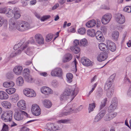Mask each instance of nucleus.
Masks as SVG:
<instances>
[{
  "label": "nucleus",
  "instance_id": "1",
  "mask_svg": "<svg viewBox=\"0 0 131 131\" xmlns=\"http://www.w3.org/2000/svg\"><path fill=\"white\" fill-rule=\"evenodd\" d=\"M78 89L74 86H69L65 90L60 96L61 100H67L71 98L72 100L76 96L78 92Z\"/></svg>",
  "mask_w": 131,
  "mask_h": 131
},
{
  "label": "nucleus",
  "instance_id": "2",
  "mask_svg": "<svg viewBox=\"0 0 131 131\" xmlns=\"http://www.w3.org/2000/svg\"><path fill=\"white\" fill-rule=\"evenodd\" d=\"M117 105V101L116 98H114L112 101L111 105L110 106L108 109V114L109 115L110 117L114 116L113 118L115 117L117 115L116 113L113 112L116 108Z\"/></svg>",
  "mask_w": 131,
  "mask_h": 131
},
{
  "label": "nucleus",
  "instance_id": "3",
  "mask_svg": "<svg viewBox=\"0 0 131 131\" xmlns=\"http://www.w3.org/2000/svg\"><path fill=\"white\" fill-rule=\"evenodd\" d=\"M17 30L20 31H24L30 29L31 27L29 24L23 21L17 22Z\"/></svg>",
  "mask_w": 131,
  "mask_h": 131
},
{
  "label": "nucleus",
  "instance_id": "4",
  "mask_svg": "<svg viewBox=\"0 0 131 131\" xmlns=\"http://www.w3.org/2000/svg\"><path fill=\"white\" fill-rule=\"evenodd\" d=\"M15 111L14 118L16 120L19 121L22 120L24 116L28 117V114L24 111L17 109H16Z\"/></svg>",
  "mask_w": 131,
  "mask_h": 131
},
{
  "label": "nucleus",
  "instance_id": "5",
  "mask_svg": "<svg viewBox=\"0 0 131 131\" xmlns=\"http://www.w3.org/2000/svg\"><path fill=\"white\" fill-rule=\"evenodd\" d=\"M110 81H107L104 87V89L107 90V95L109 97H110L113 95L114 91L113 88H111L112 83Z\"/></svg>",
  "mask_w": 131,
  "mask_h": 131
},
{
  "label": "nucleus",
  "instance_id": "6",
  "mask_svg": "<svg viewBox=\"0 0 131 131\" xmlns=\"http://www.w3.org/2000/svg\"><path fill=\"white\" fill-rule=\"evenodd\" d=\"M13 112L12 111H7L4 112L2 115V119L5 122L10 121L12 119Z\"/></svg>",
  "mask_w": 131,
  "mask_h": 131
},
{
  "label": "nucleus",
  "instance_id": "7",
  "mask_svg": "<svg viewBox=\"0 0 131 131\" xmlns=\"http://www.w3.org/2000/svg\"><path fill=\"white\" fill-rule=\"evenodd\" d=\"M24 94L27 97H35L36 93L32 89L29 88H26L23 90Z\"/></svg>",
  "mask_w": 131,
  "mask_h": 131
},
{
  "label": "nucleus",
  "instance_id": "8",
  "mask_svg": "<svg viewBox=\"0 0 131 131\" xmlns=\"http://www.w3.org/2000/svg\"><path fill=\"white\" fill-rule=\"evenodd\" d=\"M57 129H58V127L56 124L49 123L47 124L43 131L56 130Z\"/></svg>",
  "mask_w": 131,
  "mask_h": 131
},
{
  "label": "nucleus",
  "instance_id": "9",
  "mask_svg": "<svg viewBox=\"0 0 131 131\" xmlns=\"http://www.w3.org/2000/svg\"><path fill=\"white\" fill-rule=\"evenodd\" d=\"M112 17V15L110 14H106L103 16L102 19V23L104 24H107L110 21Z\"/></svg>",
  "mask_w": 131,
  "mask_h": 131
},
{
  "label": "nucleus",
  "instance_id": "10",
  "mask_svg": "<svg viewBox=\"0 0 131 131\" xmlns=\"http://www.w3.org/2000/svg\"><path fill=\"white\" fill-rule=\"evenodd\" d=\"M106 44L108 49L112 51H115L116 49L115 44L110 40H108L106 42Z\"/></svg>",
  "mask_w": 131,
  "mask_h": 131
},
{
  "label": "nucleus",
  "instance_id": "11",
  "mask_svg": "<svg viewBox=\"0 0 131 131\" xmlns=\"http://www.w3.org/2000/svg\"><path fill=\"white\" fill-rule=\"evenodd\" d=\"M36 42L39 44L41 45L44 43V40L42 36L40 34H36L35 37Z\"/></svg>",
  "mask_w": 131,
  "mask_h": 131
},
{
  "label": "nucleus",
  "instance_id": "12",
  "mask_svg": "<svg viewBox=\"0 0 131 131\" xmlns=\"http://www.w3.org/2000/svg\"><path fill=\"white\" fill-rule=\"evenodd\" d=\"M51 75L53 76H61L62 74V69L60 68H56L52 70Z\"/></svg>",
  "mask_w": 131,
  "mask_h": 131
},
{
  "label": "nucleus",
  "instance_id": "13",
  "mask_svg": "<svg viewBox=\"0 0 131 131\" xmlns=\"http://www.w3.org/2000/svg\"><path fill=\"white\" fill-rule=\"evenodd\" d=\"M108 54L107 53L104 52H102L99 54L97 57L98 61L100 62L105 60L107 58Z\"/></svg>",
  "mask_w": 131,
  "mask_h": 131
},
{
  "label": "nucleus",
  "instance_id": "14",
  "mask_svg": "<svg viewBox=\"0 0 131 131\" xmlns=\"http://www.w3.org/2000/svg\"><path fill=\"white\" fill-rule=\"evenodd\" d=\"M116 21L120 24L124 23L125 21V19L124 16L120 14H118L116 18Z\"/></svg>",
  "mask_w": 131,
  "mask_h": 131
},
{
  "label": "nucleus",
  "instance_id": "15",
  "mask_svg": "<svg viewBox=\"0 0 131 131\" xmlns=\"http://www.w3.org/2000/svg\"><path fill=\"white\" fill-rule=\"evenodd\" d=\"M18 107L20 109L25 110L26 109V104L25 101L24 100H20L17 104Z\"/></svg>",
  "mask_w": 131,
  "mask_h": 131
},
{
  "label": "nucleus",
  "instance_id": "16",
  "mask_svg": "<svg viewBox=\"0 0 131 131\" xmlns=\"http://www.w3.org/2000/svg\"><path fill=\"white\" fill-rule=\"evenodd\" d=\"M95 35L98 41L103 42L104 41L105 38L101 31H97L96 32Z\"/></svg>",
  "mask_w": 131,
  "mask_h": 131
},
{
  "label": "nucleus",
  "instance_id": "17",
  "mask_svg": "<svg viewBox=\"0 0 131 131\" xmlns=\"http://www.w3.org/2000/svg\"><path fill=\"white\" fill-rule=\"evenodd\" d=\"M105 111L102 110L96 115L94 119V121L97 122L100 120L104 116L105 114Z\"/></svg>",
  "mask_w": 131,
  "mask_h": 131
},
{
  "label": "nucleus",
  "instance_id": "18",
  "mask_svg": "<svg viewBox=\"0 0 131 131\" xmlns=\"http://www.w3.org/2000/svg\"><path fill=\"white\" fill-rule=\"evenodd\" d=\"M64 111V113L63 114V115H67L71 113H75L77 112L74 109L72 110L71 108L69 107L68 105L65 107Z\"/></svg>",
  "mask_w": 131,
  "mask_h": 131
},
{
  "label": "nucleus",
  "instance_id": "19",
  "mask_svg": "<svg viewBox=\"0 0 131 131\" xmlns=\"http://www.w3.org/2000/svg\"><path fill=\"white\" fill-rule=\"evenodd\" d=\"M41 90L42 93L47 95L51 94L53 93L52 90L50 88L46 86L42 88Z\"/></svg>",
  "mask_w": 131,
  "mask_h": 131
},
{
  "label": "nucleus",
  "instance_id": "20",
  "mask_svg": "<svg viewBox=\"0 0 131 131\" xmlns=\"http://www.w3.org/2000/svg\"><path fill=\"white\" fill-rule=\"evenodd\" d=\"M23 68L20 66H17L15 67L13 69L14 72L17 75L21 74L22 72Z\"/></svg>",
  "mask_w": 131,
  "mask_h": 131
},
{
  "label": "nucleus",
  "instance_id": "21",
  "mask_svg": "<svg viewBox=\"0 0 131 131\" xmlns=\"http://www.w3.org/2000/svg\"><path fill=\"white\" fill-rule=\"evenodd\" d=\"M81 61L83 65L87 66H92L93 64V62L87 58H82L81 59Z\"/></svg>",
  "mask_w": 131,
  "mask_h": 131
},
{
  "label": "nucleus",
  "instance_id": "22",
  "mask_svg": "<svg viewBox=\"0 0 131 131\" xmlns=\"http://www.w3.org/2000/svg\"><path fill=\"white\" fill-rule=\"evenodd\" d=\"M9 29L10 30L17 29V22L16 23L13 21L12 20H10L9 22Z\"/></svg>",
  "mask_w": 131,
  "mask_h": 131
},
{
  "label": "nucleus",
  "instance_id": "23",
  "mask_svg": "<svg viewBox=\"0 0 131 131\" xmlns=\"http://www.w3.org/2000/svg\"><path fill=\"white\" fill-rule=\"evenodd\" d=\"M72 55L70 53H68L65 55L63 57L62 61L63 62L65 63L69 62L72 58Z\"/></svg>",
  "mask_w": 131,
  "mask_h": 131
},
{
  "label": "nucleus",
  "instance_id": "24",
  "mask_svg": "<svg viewBox=\"0 0 131 131\" xmlns=\"http://www.w3.org/2000/svg\"><path fill=\"white\" fill-rule=\"evenodd\" d=\"M34 14L39 19H40L42 21H44L46 20L49 18L50 17V15H47L43 16L41 18H40V15L37 13H35Z\"/></svg>",
  "mask_w": 131,
  "mask_h": 131
},
{
  "label": "nucleus",
  "instance_id": "25",
  "mask_svg": "<svg viewBox=\"0 0 131 131\" xmlns=\"http://www.w3.org/2000/svg\"><path fill=\"white\" fill-rule=\"evenodd\" d=\"M8 95L5 92L0 91V99L7 100L8 98Z\"/></svg>",
  "mask_w": 131,
  "mask_h": 131
},
{
  "label": "nucleus",
  "instance_id": "26",
  "mask_svg": "<svg viewBox=\"0 0 131 131\" xmlns=\"http://www.w3.org/2000/svg\"><path fill=\"white\" fill-rule=\"evenodd\" d=\"M96 24L95 20L92 19L88 21L86 24V26L89 28L95 26Z\"/></svg>",
  "mask_w": 131,
  "mask_h": 131
},
{
  "label": "nucleus",
  "instance_id": "27",
  "mask_svg": "<svg viewBox=\"0 0 131 131\" xmlns=\"http://www.w3.org/2000/svg\"><path fill=\"white\" fill-rule=\"evenodd\" d=\"M14 16L16 19H18L19 18L20 16V14L18 9L15 8L14 9Z\"/></svg>",
  "mask_w": 131,
  "mask_h": 131
},
{
  "label": "nucleus",
  "instance_id": "28",
  "mask_svg": "<svg viewBox=\"0 0 131 131\" xmlns=\"http://www.w3.org/2000/svg\"><path fill=\"white\" fill-rule=\"evenodd\" d=\"M70 48L72 51L76 54L79 53L80 51V48L78 46H72L70 47Z\"/></svg>",
  "mask_w": 131,
  "mask_h": 131
},
{
  "label": "nucleus",
  "instance_id": "29",
  "mask_svg": "<svg viewBox=\"0 0 131 131\" xmlns=\"http://www.w3.org/2000/svg\"><path fill=\"white\" fill-rule=\"evenodd\" d=\"M119 32L117 31H114L112 32V37L115 40H117L119 36Z\"/></svg>",
  "mask_w": 131,
  "mask_h": 131
},
{
  "label": "nucleus",
  "instance_id": "30",
  "mask_svg": "<svg viewBox=\"0 0 131 131\" xmlns=\"http://www.w3.org/2000/svg\"><path fill=\"white\" fill-rule=\"evenodd\" d=\"M44 106L46 108H49L52 106V103L51 101L48 100H45L43 102Z\"/></svg>",
  "mask_w": 131,
  "mask_h": 131
},
{
  "label": "nucleus",
  "instance_id": "31",
  "mask_svg": "<svg viewBox=\"0 0 131 131\" xmlns=\"http://www.w3.org/2000/svg\"><path fill=\"white\" fill-rule=\"evenodd\" d=\"M95 30L94 29H90L87 31V34L89 36L92 37H94L95 35Z\"/></svg>",
  "mask_w": 131,
  "mask_h": 131
},
{
  "label": "nucleus",
  "instance_id": "32",
  "mask_svg": "<svg viewBox=\"0 0 131 131\" xmlns=\"http://www.w3.org/2000/svg\"><path fill=\"white\" fill-rule=\"evenodd\" d=\"M34 51V47H28L25 52L27 55H31L33 54Z\"/></svg>",
  "mask_w": 131,
  "mask_h": 131
},
{
  "label": "nucleus",
  "instance_id": "33",
  "mask_svg": "<svg viewBox=\"0 0 131 131\" xmlns=\"http://www.w3.org/2000/svg\"><path fill=\"white\" fill-rule=\"evenodd\" d=\"M2 104L3 107L7 108H10L11 105L10 103L7 101L3 102Z\"/></svg>",
  "mask_w": 131,
  "mask_h": 131
},
{
  "label": "nucleus",
  "instance_id": "34",
  "mask_svg": "<svg viewBox=\"0 0 131 131\" xmlns=\"http://www.w3.org/2000/svg\"><path fill=\"white\" fill-rule=\"evenodd\" d=\"M17 84L19 86H22L24 82V81L23 78L20 77L18 78L16 80Z\"/></svg>",
  "mask_w": 131,
  "mask_h": 131
},
{
  "label": "nucleus",
  "instance_id": "35",
  "mask_svg": "<svg viewBox=\"0 0 131 131\" xmlns=\"http://www.w3.org/2000/svg\"><path fill=\"white\" fill-rule=\"evenodd\" d=\"M19 47V46L18 45H15L14 47V50H16L15 51V55L13 56H12V54L10 55V56L12 57H13L15 56L17 54H20L21 52V50H16V49L17 48Z\"/></svg>",
  "mask_w": 131,
  "mask_h": 131
},
{
  "label": "nucleus",
  "instance_id": "36",
  "mask_svg": "<svg viewBox=\"0 0 131 131\" xmlns=\"http://www.w3.org/2000/svg\"><path fill=\"white\" fill-rule=\"evenodd\" d=\"M16 91V89L14 88H11L6 89V92L9 94H11L14 93Z\"/></svg>",
  "mask_w": 131,
  "mask_h": 131
},
{
  "label": "nucleus",
  "instance_id": "37",
  "mask_svg": "<svg viewBox=\"0 0 131 131\" xmlns=\"http://www.w3.org/2000/svg\"><path fill=\"white\" fill-rule=\"evenodd\" d=\"M67 78L68 79V81L70 83L72 81V79L73 78L72 74L70 73H68L66 75Z\"/></svg>",
  "mask_w": 131,
  "mask_h": 131
},
{
  "label": "nucleus",
  "instance_id": "38",
  "mask_svg": "<svg viewBox=\"0 0 131 131\" xmlns=\"http://www.w3.org/2000/svg\"><path fill=\"white\" fill-rule=\"evenodd\" d=\"M53 34H48L46 36V41L47 42H49L51 41L53 37Z\"/></svg>",
  "mask_w": 131,
  "mask_h": 131
},
{
  "label": "nucleus",
  "instance_id": "39",
  "mask_svg": "<svg viewBox=\"0 0 131 131\" xmlns=\"http://www.w3.org/2000/svg\"><path fill=\"white\" fill-rule=\"evenodd\" d=\"M6 12V14L8 17H10L13 15V12L12 9L9 8H7Z\"/></svg>",
  "mask_w": 131,
  "mask_h": 131
},
{
  "label": "nucleus",
  "instance_id": "40",
  "mask_svg": "<svg viewBox=\"0 0 131 131\" xmlns=\"http://www.w3.org/2000/svg\"><path fill=\"white\" fill-rule=\"evenodd\" d=\"M86 30L84 27H81L78 29V32L80 34L83 35L86 33Z\"/></svg>",
  "mask_w": 131,
  "mask_h": 131
},
{
  "label": "nucleus",
  "instance_id": "41",
  "mask_svg": "<svg viewBox=\"0 0 131 131\" xmlns=\"http://www.w3.org/2000/svg\"><path fill=\"white\" fill-rule=\"evenodd\" d=\"M99 48L102 51H104L106 48V45L104 43H101L99 44Z\"/></svg>",
  "mask_w": 131,
  "mask_h": 131
},
{
  "label": "nucleus",
  "instance_id": "42",
  "mask_svg": "<svg viewBox=\"0 0 131 131\" xmlns=\"http://www.w3.org/2000/svg\"><path fill=\"white\" fill-rule=\"evenodd\" d=\"M80 42L81 45L84 46H86L88 43L87 40L85 38H84L81 40Z\"/></svg>",
  "mask_w": 131,
  "mask_h": 131
},
{
  "label": "nucleus",
  "instance_id": "43",
  "mask_svg": "<svg viewBox=\"0 0 131 131\" xmlns=\"http://www.w3.org/2000/svg\"><path fill=\"white\" fill-rule=\"evenodd\" d=\"M95 104L94 103L89 104V113L93 110V109L95 107Z\"/></svg>",
  "mask_w": 131,
  "mask_h": 131
},
{
  "label": "nucleus",
  "instance_id": "44",
  "mask_svg": "<svg viewBox=\"0 0 131 131\" xmlns=\"http://www.w3.org/2000/svg\"><path fill=\"white\" fill-rule=\"evenodd\" d=\"M35 42V41L34 40V39L33 38H31L26 43V45L27 44H29V43H34ZM27 47V46L26 45V46H24L23 47V48L22 49V50H23L26 47Z\"/></svg>",
  "mask_w": 131,
  "mask_h": 131
},
{
  "label": "nucleus",
  "instance_id": "45",
  "mask_svg": "<svg viewBox=\"0 0 131 131\" xmlns=\"http://www.w3.org/2000/svg\"><path fill=\"white\" fill-rule=\"evenodd\" d=\"M39 107L36 104H34L32 105L31 108V112L35 111L38 109H40Z\"/></svg>",
  "mask_w": 131,
  "mask_h": 131
},
{
  "label": "nucleus",
  "instance_id": "46",
  "mask_svg": "<svg viewBox=\"0 0 131 131\" xmlns=\"http://www.w3.org/2000/svg\"><path fill=\"white\" fill-rule=\"evenodd\" d=\"M4 23L6 24L7 23V21L3 17L0 16V27Z\"/></svg>",
  "mask_w": 131,
  "mask_h": 131
},
{
  "label": "nucleus",
  "instance_id": "47",
  "mask_svg": "<svg viewBox=\"0 0 131 131\" xmlns=\"http://www.w3.org/2000/svg\"><path fill=\"white\" fill-rule=\"evenodd\" d=\"M110 117L109 115L108 114V113L106 114L104 117V119L106 121H108L111 120L113 118V117L114 116Z\"/></svg>",
  "mask_w": 131,
  "mask_h": 131
},
{
  "label": "nucleus",
  "instance_id": "48",
  "mask_svg": "<svg viewBox=\"0 0 131 131\" xmlns=\"http://www.w3.org/2000/svg\"><path fill=\"white\" fill-rule=\"evenodd\" d=\"M30 71L28 69L26 68L23 71V74L26 76L29 75Z\"/></svg>",
  "mask_w": 131,
  "mask_h": 131
},
{
  "label": "nucleus",
  "instance_id": "49",
  "mask_svg": "<svg viewBox=\"0 0 131 131\" xmlns=\"http://www.w3.org/2000/svg\"><path fill=\"white\" fill-rule=\"evenodd\" d=\"M107 101V99L105 98L102 102L101 105L100 106V108L101 109H102L105 106Z\"/></svg>",
  "mask_w": 131,
  "mask_h": 131
},
{
  "label": "nucleus",
  "instance_id": "50",
  "mask_svg": "<svg viewBox=\"0 0 131 131\" xmlns=\"http://www.w3.org/2000/svg\"><path fill=\"white\" fill-rule=\"evenodd\" d=\"M41 112V110L40 109H38V110H37L35 111L32 112L34 115L36 116H37L40 114Z\"/></svg>",
  "mask_w": 131,
  "mask_h": 131
},
{
  "label": "nucleus",
  "instance_id": "51",
  "mask_svg": "<svg viewBox=\"0 0 131 131\" xmlns=\"http://www.w3.org/2000/svg\"><path fill=\"white\" fill-rule=\"evenodd\" d=\"M124 10L128 13H131V6L125 7L124 9Z\"/></svg>",
  "mask_w": 131,
  "mask_h": 131
},
{
  "label": "nucleus",
  "instance_id": "52",
  "mask_svg": "<svg viewBox=\"0 0 131 131\" xmlns=\"http://www.w3.org/2000/svg\"><path fill=\"white\" fill-rule=\"evenodd\" d=\"M19 99V96L17 95H15L12 98V101L14 102H16Z\"/></svg>",
  "mask_w": 131,
  "mask_h": 131
},
{
  "label": "nucleus",
  "instance_id": "53",
  "mask_svg": "<svg viewBox=\"0 0 131 131\" xmlns=\"http://www.w3.org/2000/svg\"><path fill=\"white\" fill-rule=\"evenodd\" d=\"M116 74H113L111 75L110 77L109 78V79L107 81H111L110 82H112V83L113 82L115 78V77Z\"/></svg>",
  "mask_w": 131,
  "mask_h": 131
},
{
  "label": "nucleus",
  "instance_id": "54",
  "mask_svg": "<svg viewBox=\"0 0 131 131\" xmlns=\"http://www.w3.org/2000/svg\"><path fill=\"white\" fill-rule=\"evenodd\" d=\"M26 81L28 82H31L33 81V79L32 77L29 75L26 76Z\"/></svg>",
  "mask_w": 131,
  "mask_h": 131
},
{
  "label": "nucleus",
  "instance_id": "55",
  "mask_svg": "<svg viewBox=\"0 0 131 131\" xmlns=\"http://www.w3.org/2000/svg\"><path fill=\"white\" fill-rule=\"evenodd\" d=\"M8 128L7 125L3 123L2 131H8Z\"/></svg>",
  "mask_w": 131,
  "mask_h": 131
},
{
  "label": "nucleus",
  "instance_id": "56",
  "mask_svg": "<svg viewBox=\"0 0 131 131\" xmlns=\"http://www.w3.org/2000/svg\"><path fill=\"white\" fill-rule=\"evenodd\" d=\"M97 83H96L92 85V89L89 93V95H90L92 93L93 91L94 90L95 88L97 86Z\"/></svg>",
  "mask_w": 131,
  "mask_h": 131
},
{
  "label": "nucleus",
  "instance_id": "57",
  "mask_svg": "<svg viewBox=\"0 0 131 131\" xmlns=\"http://www.w3.org/2000/svg\"><path fill=\"white\" fill-rule=\"evenodd\" d=\"M29 129L26 126H23L20 130L19 131H29Z\"/></svg>",
  "mask_w": 131,
  "mask_h": 131
},
{
  "label": "nucleus",
  "instance_id": "58",
  "mask_svg": "<svg viewBox=\"0 0 131 131\" xmlns=\"http://www.w3.org/2000/svg\"><path fill=\"white\" fill-rule=\"evenodd\" d=\"M7 8H0V13H6V10Z\"/></svg>",
  "mask_w": 131,
  "mask_h": 131
},
{
  "label": "nucleus",
  "instance_id": "59",
  "mask_svg": "<svg viewBox=\"0 0 131 131\" xmlns=\"http://www.w3.org/2000/svg\"><path fill=\"white\" fill-rule=\"evenodd\" d=\"M28 0H22L21 2L23 6H26L28 4Z\"/></svg>",
  "mask_w": 131,
  "mask_h": 131
},
{
  "label": "nucleus",
  "instance_id": "60",
  "mask_svg": "<svg viewBox=\"0 0 131 131\" xmlns=\"http://www.w3.org/2000/svg\"><path fill=\"white\" fill-rule=\"evenodd\" d=\"M79 44V41L77 40H75L73 42V46H77Z\"/></svg>",
  "mask_w": 131,
  "mask_h": 131
},
{
  "label": "nucleus",
  "instance_id": "61",
  "mask_svg": "<svg viewBox=\"0 0 131 131\" xmlns=\"http://www.w3.org/2000/svg\"><path fill=\"white\" fill-rule=\"evenodd\" d=\"M8 83H9L8 84H9V87H13L15 85L13 81H10L9 82H8Z\"/></svg>",
  "mask_w": 131,
  "mask_h": 131
},
{
  "label": "nucleus",
  "instance_id": "62",
  "mask_svg": "<svg viewBox=\"0 0 131 131\" xmlns=\"http://www.w3.org/2000/svg\"><path fill=\"white\" fill-rule=\"evenodd\" d=\"M72 64H73L75 65V72H76L77 71V61L76 60V59H75L74 61L72 62Z\"/></svg>",
  "mask_w": 131,
  "mask_h": 131
},
{
  "label": "nucleus",
  "instance_id": "63",
  "mask_svg": "<svg viewBox=\"0 0 131 131\" xmlns=\"http://www.w3.org/2000/svg\"><path fill=\"white\" fill-rule=\"evenodd\" d=\"M101 30L103 33H105L107 31V29L105 27H103L101 28Z\"/></svg>",
  "mask_w": 131,
  "mask_h": 131
},
{
  "label": "nucleus",
  "instance_id": "64",
  "mask_svg": "<svg viewBox=\"0 0 131 131\" xmlns=\"http://www.w3.org/2000/svg\"><path fill=\"white\" fill-rule=\"evenodd\" d=\"M8 82H4L3 84V86L5 88H8L9 84Z\"/></svg>",
  "mask_w": 131,
  "mask_h": 131
}]
</instances>
